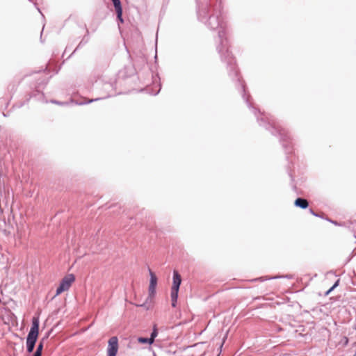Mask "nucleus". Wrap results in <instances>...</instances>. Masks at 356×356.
Listing matches in <instances>:
<instances>
[{
	"instance_id": "4",
	"label": "nucleus",
	"mask_w": 356,
	"mask_h": 356,
	"mask_svg": "<svg viewBox=\"0 0 356 356\" xmlns=\"http://www.w3.org/2000/svg\"><path fill=\"white\" fill-rule=\"evenodd\" d=\"M75 280V276L74 274L70 273L65 275L60 281L58 286L56 289V294L53 297L54 298L57 296L60 295L63 292L67 291L71 286L72 284Z\"/></svg>"
},
{
	"instance_id": "23",
	"label": "nucleus",
	"mask_w": 356,
	"mask_h": 356,
	"mask_svg": "<svg viewBox=\"0 0 356 356\" xmlns=\"http://www.w3.org/2000/svg\"><path fill=\"white\" fill-rule=\"evenodd\" d=\"M331 223H332V224H334V225H338L337 222V221H334V220L331 221Z\"/></svg>"
},
{
	"instance_id": "26",
	"label": "nucleus",
	"mask_w": 356,
	"mask_h": 356,
	"mask_svg": "<svg viewBox=\"0 0 356 356\" xmlns=\"http://www.w3.org/2000/svg\"><path fill=\"white\" fill-rule=\"evenodd\" d=\"M289 177H291V180L293 181V177H292V175L291 174H289Z\"/></svg>"
},
{
	"instance_id": "24",
	"label": "nucleus",
	"mask_w": 356,
	"mask_h": 356,
	"mask_svg": "<svg viewBox=\"0 0 356 356\" xmlns=\"http://www.w3.org/2000/svg\"><path fill=\"white\" fill-rule=\"evenodd\" d=\"M323 219H325L327 221H328L330 222H331V221H332V220L327 218H324Z\"/></svg>"
},
{
	"instance_id": "21",
	"label": "nucleus",
	"mask_w": 356,
	"mask_h": 356,
	"mask_svg": "<svg viewBox=\"0 0 356 356\" xmlns=\"http://www.w3.org/2000/svg\"><path fill=\"white\" fill-rule=\"evenodd\" d=\"M129 72L127 74V76H131L132 74H134L135 70L132 67H129Z\"/></svg>"
},
{
	"instance_id": "18",
	"label": "nucleus",
	"mask_w": 356,
	"mask_h": 356,
	"mask_svg": "<svg viewBox=\"0 0 356 356\" xmlns=\"http://www.w3.org/2000/svg\"><path fill=\"white\" fill-rule=\"evenodd\" d=\"M114 6V8H117L118 6H120L122 5L120 0H111Z\"/></svg>"
},
{
	"instance_id": "17",
	"label": "nucleus",
	"mask_w": 356,
	"mask_h": 356,
	"mask_svg": "<svg viewBox=\"0 0 356 356\" xmlns=\"http://www.w3.org/2000/svg\"><path fill=\"white\" fill-rule=\"evenodd\" d=\"M309 211L314 216L318 217L321 218H324V217L322 215L316 213L312 209H309Z\"/></svg>"
},
{
	"instance_id": "8",
	"label": "nucleus",
	"mask_w": 356,
	"mask_h": 356,
	"mask_svg": "<svg viewBox=\"0 0 356 356\" xmlns=\"http://www.w3.org/2000/svg\"><path fill=\"white\" fill-rule=\"evenodd\" d=\"M293 276L291 274H286V275H277V276H274V277H258V278H256V279H254L252 280V281H260V282H264V281H266V280H276V279H282V278H286V279H289V280H291L293 279Z\"/></svg>"
},
{
	"instance_id": "20",
	"label": "nucleus",
	"mask_w": 356,
	"mask_h": 356,
	"mask_svg": "<svg viewBox=\"0 0 356 356\" xmlns=\"http://www.w3.org/2000/svg\"><path fill=\"white\" fill-rule=\"evenodd\" d=\"M339 282H340V280L338 279L335 281V282L334 283V284L332 286V289H334L335 288H337L339 284Z\"/></svg>"
},
{
	"instance_id": "13",
	"label": "nucleus",
	"mask_w": 356,
	"mask_h": 356,
	"mask_svg": "<svg viewBox=\"0 0 356 356\" xmlns=\"http://www.w3.org/2000/svg\"><path fill=\"white\" fill-rule=\"evenodd\" d=\"M157 335H158V330L156 328V326L154 325L152 329V331L150 334V337H149V340L151 341V343H153L154 342L155 338L157 337Z\"/></svg>"
},
{
	"instance_id": "2",
	"label": "nucleus",
	"mask_w": 356,
	"mask_h": 356,
	"mask_svg": "<svg viewBox=\"0 0 356 356\" xmlns=\"http://www.w3.org/2000/svg\"><path fill=\"white\" fill-rule=\"evenodd\" d=\"M40 320L38 316L32 319V325L26 339V348L29 353L33 352L39 336Z\"/></svg>"
},
{
	"instance_id": "28",
	"label": "nucleus",
	"mask_w": 356,
	"mask_h": 356,
	"mask_svg": "<svg viewBox=\"0 0 356 356\" xmlns=\"http://www.w3.org/2000/svg\"><path fill=\"white\" fill-rule=\"evenodd\" d=\"M152 356H156L154 352L152 353Z\"/></svg>"
},
{
	"instance_id": "29",
	"label": "nucleus",
	"mask_w": 356,
	"mask_h": 356,
	"mask_svg": "<svg viewBox=\"0 0 356 356\" xmlns=\"http://www.w3.org/2000/svg\"><path fill=\"white\" fill-rule=\"evenodd\" d=\"M41 34H42V31L41 32ZM40 39L42 40V35H40Z\"/></svg>"
},
{
	"instance_id": "27",
	"label": "nucleus",
	"mask_w": 356,
	"mask_h": 356,
	"mask_svg": "<svg viewBox=\"0 0 356 356\" xmlns=\"http://www.w3.org/2000/svg\"><path fill=\"white\" fill-rule=\"evenodd\" d=\"M1 229H4V226H3V224L2 222H1Z\"/></svg>"
},
{
	"instance_id": "14",
	"label": "nucleus",
	"mask_w": 356,
	"mask_h": 356,
	"mask_svg": "<svg viewBox=\"0 0 356 356\" xmlns=\"http://www.w3.org/2000/svg\"><path fill=\"white\" fill-rule=\"evenodd\" d=\"M137 341L138 343H142V344H144V343H148L149 345L152 344V343H151V341L149 340V337H140L137 339Z\"/></svg>"
},
{
	"instance_id": "12",
	"label": "nucleus",
	"mask_w": 356,
	"mask_h": 356,
	"mask_svg": "<svg viewBox=\"0 0 356 356\" xmlns=\"http://www.w3.org/2000/svg\"><path fill=\"white\" fill-rule=\"evenodd\" d=\"M115 10L116 12L117 20L120 23H122V24L124 23V19L122 17L123 9H122V5L120 6H118L117 8H115Z\"/></svg>"
},
{
	"instance_id": "15",
	"label": "nucleus",
	"mask_w": 356,
	"mask_h": 356,
	"mask_svg": "<svg viewBox=\"0 0 356 356\" xmlns=\"http://www.w3.org/2000/svg\"><path fill=\"white\" fill-rule=\"evenodd\" d=\"M99 99H102V98L90 99L88 100L87 102H76V104H77V105H85V104H90V103L98 101Z\"/></svg>"
},
{
	"instance_id": "9",
	"label": "nucleus",
	"mask_w": 356,
	"mask_h": 356,
	"mask_svg": "<svg viewBox=\"0 0 356 356\" xmlns=\"http://www.w3.org/2000/svg\"><path fill=\"white\" fill-rule=\"evenodd\" d=\"M294 206L302 209H306L309 207V202L305 198L297 197L294 201Z\"/></svg>"
},
{
	"instance_id": "25",
	"label": "nucleus",
	"mask_w": 356,
	"mask_h": 356,
	"mask_svg": "<svg viewBox=\"0 0 356 356\" xmlns=\"http://www.w3.org/2000/svg\"><path fill=\"white\" fill-rule=\"evenodd\" d=\"M160 90H159L156 92L154 93V95H158V93L159 92Z\"/></svg>"
},
{
	"instance_id": "10",
	"label": "nucleus",
	"mask_w": 356,
	"mask_h": 356,
	"mask_svg": "<svg viewBox=\"0 0 356 356\" xmlns=\"http://www.w3.org/2000/svg\"><path fill=\"white\" fill-rule=\"evenodd\" d=\"M2 222L3 224L4 229H1V222L0 221V232L6 236L10 235L13 227L10 225H6L5 219L2 220Z\"/></svg>"
},
{
	"instance_id": "11",
	"label": "nucleus",
	"mask_w": 356,
	"mask_h": 356,
	"mask_svg": "<svg viewBox=\"0 0 356 356\" xmlns=\"http://www.w3.org/2000/svg\"><path fill=\"white\" fill-rule=\"evenodd\" d=\"M86 33H87V34L83 37L82 40L79 43V44L77 45L76 49L74 50V51L72 53L70 56L73 54H74L77 49L81 48L83 45H85L86 44H87L88 42V41H89V36H88V30L86 31Z\"/></svg>"
},
{
	"instance_id": "3",
	"label": "nucleus",
	"mask_w": 356,
	"mask_h": 356,
	"mask_svg": "<svg viewBox=\"0 0 356 356\" xmlns=\"http://www.w3.org/2000/svg\"><path fill=\"white\" fill-rule=\"evenodd\" d=\"M181 284V277L177 270L173 271L172 285L171 287V305L172 307H175L178 299V294Z\"/></svg>"
},
{
	"instance_id": "7",
	"label": "nucleus",
	"mask_w": 356,
	"mask_h": 356,
	"mask_svg": "<svg viewBox=\"0 0 356 356\" xmlns=\"http://www.w3.org/2000/svg\"><path fill=\"white\" fill-rule=\"evenodd\" d=\"M51 331L47 332L45 336L40 339V341L37 346L35 351L33 353V355L35 356H42V350L44 348L45 341L49 338V334Z\"/></svg>"
},
{
	"instance_id": "5",
	"label": "nucleus",
	"mask_w": 356,
	"mask_h": 356,
	"mask_svg": "<svg viewBox=\"0 0 356 356\" xmlns=\"http://www.w3.org/2000/svg\"><path fill=\"white\" fill-rule=\"evenodd\" d=\"M149 274V285L148 289V299H153L156 295V288L157 286V277L152 270L148 268Z\"/></svg>"
},
{
	"instance_id": "19",
	"label": "nucleus",
	"mask_w": 356,
	"mask_h": 356,
	"mask_svg": "<svg viewBox=\"0 0 356 356\" xmlns=\"http://www.w3.org/2000/svg\"><path fill=\"white\" fill-rule=\"evenodd\" d=\"M51 102L52 104H58V105H66V104H67V102H59V101H57V100H51Z\"/></svg>"
},
{
	"instance_id": "1",
	"label": "nucleus",
	"mask_w": 356,
	"mask_h": 356,
	"mask_svg": "<svg viewBox=\"0 0 356 356\" xmlns=\"http://www.w3.org/2000/svg\"><path fill=\"white\" fill-rule=\"evenodd\" d=\"M220 14V9L217 10L216 7H213L209 0H203L200 3H197L198 19L204 22L211 30L219 29L218 40L216 41V50L220 55L221 61L227 63L228 75L235 83V86L241 94L247 106L256 117L259 126L265 127L272 135L279 137L284 149L286 152H289L291 147V137L287 131L284 129L275 127L273 124L272 120H270L266 113H261L260 110L253 106L250 101V96H246L245 84L239 76L235 59L229 51V44L227 38L226 30L219 19Z\"/></svg>"
},
{
	"instance_id": "16",
	"label": "nucleus",
	"mask_w": 356,
	"mask_h": 356,
	"mask_svg": "<svg viewBox=\"0 0 356 356\" xmlns=\"http://www.w3.org/2000/svg\"><path fill=\"white\" fill-rule=\"evenodd\" d=\"M152 300V299H148L147 297L145 302H143V304L137 305L136 306L140 307H144L145 309L147 310L149 309V306H147V304L149 302H151Z\"/></svg>"
},
{
	"instance_id": "6",
	"label": "nucleus",
	"mask_w": 356,
	"mask_h": 356,
	"mask_svg": "<svg viewBox=\"0 0 356 356\" xmlns=\"http://www.w3.org/2000/svg\"><path fill=\"white\" fill-rule=\"evenodd\" d=\"M118 351V339L117 337H112L108 342L106 356H116Z\"/></svg>"
},
{
	"instance_id": "22",
	"label": "nucleus",
	"mask_w": 356,
	"mask_h": 356,
	"mask_svg": "<svg viewBox=\"0 0 356 356\" xmlns=\"http://www.w3.org/2000/svg\"><path fill=\"white\" fill-rule=\"evenodd\" d=\"M334 289H332V286L325 293V296H328Z\"/></svg>"
}]
</instances>
